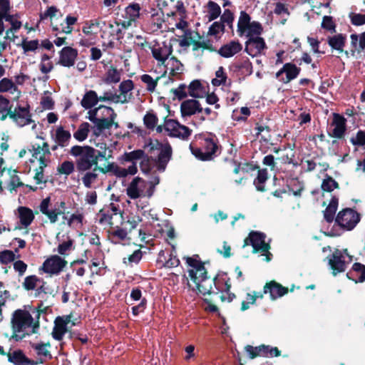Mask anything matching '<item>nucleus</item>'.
Wrapping results in <instances>:
<instances>
[{"mask_svg":"<svg viewBox=\"0 0 365 365\" xmlns=\"http://www.w3.org/2000/svg\"><path fill=\"white\" fill-rule=\"evenodd\" d=\"M196 257H185L186 262L189 266L188 275L190 281L188 282L189 287L194 291H196L202 295L210 294L213 285L220 292H228L230 285L225 282V287H222L221 279L217 277L211 279L207 277V271L204 264Z\"/></svg>","mask_w":365,"mask_h":365,"instance_id":"obj_1","label":"nucleus"},{"mask_svg":"<svg viewBox=\"0 0 365 365\" xmlns=\"http://www.w3.org/2000/svg\"><path fill=\"white\" fill-rule=\"evenodd\" d=\"M49 205L50 197H46L41 201L39 208L41 213L48 217L51 223H56L58 221V216L62 215V224L67 225L72 229H77L83 225V214L78 211L71 215L68 212L66 213L64 212L66 207L64 201H61L54 208L50 209Z\"/></svg>","mask_w":365,"mask_h":365,"instance_id":"obj_2","label":"nucleus"},{"mask_svg":"<svg viewBox=\"0 0 365 365\" xmlns=\"http://www.w3.org/2000/svg\"><path fill=\"white\" fill-rule=\"evenodd\" d=\"M11 325V339L16 341L37 333L39 329L38 321L35 320L29 312L21 309H18L13 314Z\"/></svg>","mask_w":365,"mask_h":365,"instance_id":"obj_3","label":"nucleus"},{"mask_svg":"<svg viewBox=\"0 0 365 365\" xmlns=\"http://www.w3.org/2000/svg\"><path fill=\"white\" fill-rule=\"evenodd\" d=\"M69 154L76 158L75 164L79 173L90 170L93 166L97 167L99 157H105V153L89 145H73Z\"/></svg>","mask_w":365,"mask_h":365,"instance_id":"obj_4","label":"nucleus"},{"mask_svg":"<svg viewBox=\"0 0 365 365\" xmlns=\"http://www.w3.org/2000/svg\"><path fill=\"white\" fill-rule=\"evenodd\" d=\"M88 119L94 124L96 134H99L105 130L115 126L119 127L115 122L117 114L114 110L108 106L101 105L97 108L90 110L88 112Z\"/></svg>","mask_w":365,"mask_h":365,"instance_id":"obj_5","label":"nucleus"},{"mask_svg":"<svg viewBox=\"0 0 365 365\" xmlns=\"http://www.w3.org/2000/svg\"><path fill=\"white\" fill-rule=\"evenodd\" d=\"M160 183V178L155 175L150 180L140 177H135L126 188L127 196L132 200L141 198L150 199L155 191V187Z\"/></svg>","mask_w":365,"mask_h":365,"instance_id":"obj_6","label":"nucleus"},{"mask_svg":"<svg viewBox=\"0 0 365 365\" xmlns=\"http://www.w3.org/2000/svg\"><path fill=\"white\" fill-rule=\"evenodd\" d=\"M172 156V148L168 144L162 145L157 158L145 155L140 163V168L143 173L149 174L155 168L160 173H163Z\"/></svg>","mask_w":365,"mask_h":365,"instance_id":"obj_7","label":"nucleus"},{"mask_svg":"<svg viewBox=\"0 0 365 365\" xmlns=\"http://www.w3.org/2000/svg\"><path fill=\"white\" fill-rule=\"evenodd\" d=\"M29 151L32 155L31 162L34 163L36 160L38 163V168L36 169L34 180L37 185L45 182L43 169L48 165L51 155L48 144L43 143L42 146L38 144L33 145Z\"/></svg>","mask_w":365,"mask_h":365,"instance_id":"obj_8","label":"nucleus"},{"mask_svg":"<svg viewBox=\"0 0 365 365\" xmlns=\"http://www.w3.org/2000/svg\"><path fill=\"white\" fill-rule=\"evenodd\" d=\"M192 152L196 158L202 160H211L215 155L218 146L215 142V139L212 136H204L199 138V147L192 148Z\"/></svg>","mask_w":365,"mask_h":365,"instance_id":"obj_9","label":"nucleus"},{"mask_svg":"<svg viewBox=\"0 0 365 365\" xmlns=\"http://www.w3.org/2000/svg\"><path fill=\"white\" fill-rule=\"evenodd\" d=\"M262 31V25L257 21L250 22V16L245 11H241L237 23V32L240 36L248 38L259 36Z\"/></svg>","mask_w":365,"mask_h":365,"instance_id":"obj_10","label":"nucleus"},{"mask_svg":"<svg viewBox=\"0 0 365 365\" xmlns=\"http://www.w3.org/2000/svg\"><path fill=\"white\" fill-rule=\"evenodd\" d=\"M266 235L260 232H251L249 237L245 240V244L252 246L254 252H259L262 256H265V261L269 262L272 259V254L269 252L270 245L265 241Z\"/></svg>","mask_w":365,"mask_h":365,"instance_id":"obj_11","label":"nucleus"},{"mask_svg":"<svg viewBox=\"0 0 365 365\" xmlns=\"http://www.w3.org/2000/svg\"><path fill=\"white\" fill-rule=\"evenodd\" d=\"M329 265L332 272L333 275L336 276L338 273L344 272L347 265L351 261L346 250H336L328 257Z\"/></svg>","mask_w":365,"mask_h":365,"instance_id":"obj_12","label":"nucleus"},{"mask_svg":"<svg viewBox=\"0 0 365 365\" xmlns=\"http://www.w3.org/2000/svg\"><path fill=\"white\" fill-rule=\"evenodd\" d=\"M9 118L19 127H24L34 123L28 103H18L14 110H10Z\"/></svg>","mask_w":365,"mask_h":365,"instance_id":"obj_13","label":"nucleus"},{"mask_svg":"<svg viewBox=\"0 0 365 365\" xmlns=\"http://www.w3.org/2000/svg\"><path fill=\"white\" fill-rule=\"evenodd\" d=\"M4 24L5 26V38L9 40V42L14 43L18 38L16 33L23 26V23L21 21V15L18 13H10L4 16Z\"/></svg>","mask_w":365,"mask_h":365,"instance_id":"obj_14","label":"nucleus"},{"mask_svg":"<svg viewBox=\"0 0 365 365\" xmlns=\"http://www.w3.org/2000/svg\"><path fill=\"white\" fill-rule=\"evenodd\" d=\"M360 215L351 208H345L340 211L336 217V222L346 230H351L360 221Z\"/></svg>","mask_w":365,"mask_h":365,"instance_id":"obj_15","label":"nucleus"},{"mask_svg":"<svg viewBox=\"0 0 365 365\" xmlns=\"http://www.w3.org/2000/svg\"><path fill=\"white\" fill-rule=\"evenodd\" d=\"M164 127L165 131L170 136L183 140L187 139L192 133V130L188 127L181 125L179 122L173 119L165 120Z\"/></svg>","mask_w":365,"mask_h":365,"instance_id":"obj_16","label":"nucleus"},{"mask_svg":"<svg viewBox=\"0 0 365 365\" xmlns=\"http://www.w3.org/2000/svg\"><path fill=\"white\" fill-rule=\"evenodd\" d=\"M66 264L67 262L60 256L52 255L44 261L39 271L49 274H58Z\"/></svg>","mask_w":365,"mask_h":365,"instance_id":"obj_17","label":"nucleus"},{"mask_svg":"<svg viewBox=\"0 0 365 365\" xmlns=\"http://www.w3.org/2000/svg\"><path fill=\"white\" fill-rule=\"evenodd\" d=\"M245 349L250 359H255L257 356L272 357L280 355V351L277 347H272L264 344L258 346L247 345Z\"/></svg>","mask_w":365,"mask_h":365,"instance_id":"obj_18","label":"nucleus"},{"mask_svg":"<svg viewBox=\"0 0 365 365\" xmlns=\"http://www.w3.org/2000/svg\"><path fill=\"white\" fill-rule=\"evenodd\" d=\"M173 51L170 44L165 42L155 43L151 47L153 58L158 61V66H162L165 63Z\"/></svg>","mask_w":365,"mask_h":365,"instance_id":"obj_19","label":"nucleus"},{"mask_svg":"<svg viewBox=\"0 0 365 365\" xmlns=\"http://www.w3.org/2000/svg\"><path fill=\"white\" fill-rule=\"evenodd\" d=\"M299 72L300 68L296 65L287 63L277 72L276 77L284 83H287L296 78L299 74Z\"/></svg>","mask_w":365,"mask_h":365,"instance_id":"obj_20","label":"nucleus"},{"mask_svg":"<svg viewBox=\"0 0 365 365\" xmlns=\"http://www.w3.org/2000/svg\"><path fill=\"white\" fill-rule=\"evenodd\" d=\"M78 54L77 49L71 46H65L59 51L58 64L70 68L75 64Z\"/></svg>","mask_w":365,"mask_h":365,"instance_id":"obj_21","label":"nucleus"},{"mask_svg":"<svg viewBox=\"0 0 365 365\" xmlns=\"http://www.w3.org/2000/svg\"><path fill=\"white\" fill-rule=\"evenodd\" d=\"M265 48L264 40L259 36L251 37L245 43V51L252 57L261 54Z\"/></svg>","mask_w":365,"mask_h":365,"instance_id":"obj_22","label":"nucleus"},{"mask_svg":"<svg viewBox=\"0 0 365 365\" xmlns=\"http://www.w3.org/2000/svg\"><path fill=\"white\" fill-rule=\"evenodd\" d=\"M106 169L118 178H125L128 175H135L138 173L136 163H133L128 168H125L113 163H109Z\"/></svg>","mask_w":365,"mask_h":365,"instance_id":"obj_23","label":"nucleus"},{"mask_svg":"<svg viewBox=\"0 0 365 365\" xmlns=\"http://www.w3.org/2000/svg\"><path fill=\"white\" fill-rule=\"evenodd\" d=\"M0 93H8L14 96L15 99H19L21 96V91L14 83L12 78L4 77L0 80Z\"/></svg>","mask_w":365,"mask_h":365,"instance_id":"obj_24","label":"nucleus"},{"mask_svg":"<svg viewBox=\"0 0 365 365\" xmlns=\"http://www.w3.org/2000/svg\"><path fill=\"white\" fill-rule=\"evenodd\" d=\"M242 49V44L238 41H231L222 45L217 53L223 58H231L240 53Z\"/></svg>","mask_w":365,"mask_h":365,"instance_id":"obj_25","label":"nucleus"},{"mask_svg":"<svg viewBox=\"0 0 365 365\" xmlns=\"http://www.w3.org/2000/svg\"><path fill=\"white\" fill-rule=\"evenodd\" d=\"M288 292L287 287H282L280 284L272 281L267 283L264 287V293L269 294L270 299L272 300L282 297Z\"/></svg>","mask_w":365,"mask_h":365,"instance_id":"obj_26","label":"nucleus"},{"mask_svg":"<svg viewBox=\"0 0 365 365\" xmlns=\"http://www.w3.org/2000/svg\"><path fill=\"white\" fill-rule=\"evenodd\" d=\"M346 119L339 114L334 113L331 126L333 128L331 135L334 138H341L346 132Z\"/></svg>","mask_w":365,"mask_h":365,"instance_id":"obj_27","label":"nucleus"},{"mask_svg":"<svg viewBox=\"0 0 365 365\" xmlns=\"http://www.w3.org/2000/svg\"><path fill=\"white\" fill-rule=\"evenodd\" d=\"M17 215L21 225L19 228H27L32 223L35 217L33 210L24 206L18 207Z\"/></svg>","mask_w":365,"mask_h":365,"instance_id":"obj_28","label":"nucleus"},{"mask_svg":"<svg viewBox=\"0 0 365 365\" xmlns=\"http://www.w3.org/2000/svg\"><path fill=\"white\" fill-rule=\"evenodd\" d=\"M52 138L58 145L63 148L68 145L71 139V134L60 125L56 129L55 133L52 135Z\"/></svg>","mask_w":365,"mask_h":365,"instance_id":"obj_29","label":"nucleus"},{"mask_svg":"<svg viewBox=\"0 0 365 365\" xmlns=\"http://www.w3.org/2000/svg\"><path fill=\"white\" fill-rule=\"evenodd\" d=\"M180 111L182 117L190 116L202 111L199 102L196 100H187L182 103Z\"/></svg>","mask_w":365,"mask_h":365,"instance_id":"obj_30","label":"nucleus"},{"mask_svg":"<svg viewBox=\"0 0 365 365\" xmlns=\"http://www.w3.org/2000/svg\"><path fill=\"white\" fill-rule=\"evenodd\" d=\"M140 6L138 4H131L125 8V15L128 21H124L123 26H129L135 22L140 16Z\"/></svg>","mask_w":365,"mask_h":365,"instance_id":"obj_31","label":"nucleus"},{"mask_svg":"<svg viewBox=\"0 0 365 365\" xmlns=\"http://www.w3.org/2000/svg\"><path fill=\"white\" fill-rule=\"evenodd\" d=\"M162 66L164 68L165 73L169 72L172 76L180 74L183 71V65L175 57L168 58Z\"/></svg>","mask_w":365,"mask_h":365,"instance_id":"obj_32","label":"nucleus"},{"mask_svg":"<svg viewBox=\"0 0 365 365\" xmlns=\"http://www.w3.org/2000/svg\"><path fill=\"white\" fill-rule=\"evenodd\" d=\"M32 349L34 350L35 354L41 360L49 359L51 358L50 352L51 345L49 343L38 342L31 344Z\"/></svg>","mask_w":365,"mask_h":365,"instance_id":"obj_33","label":"nucleus"},{"mask_svg":"<svg viewBox=\"0 0 365 365\" xmlns=\"http://www.w3.org/2000/svg\"><path fill=\"white\" fill-rule=\"evenodd\" d=\"M152 31H157L163 28L165 23L164 14L161 10L153 9L149 20Z\"/></svg>","mask_w":365,"mask_h":365,"instance_id":"obj_34","label":"nucleus"},{"mask_svg":"<svg viewBox=\"0 0 365 365\" xmlns=\"http://www.w3.org/2000/svg\"><path fill=\"white\" fill-rule=\"evenodd\" d=\"M347 276L356 282H363L365 281V266L361 263H354Z\"/></svg>","mask_w":365,"mask_h":365,"instance_id":"obj_35","label":"nucleus"},{"mask_svg":"<svg viewBox=\"0 0 365 365\" xmlns=\"http://www.w3.org/2000/svg\"><path fill=\"white\" fill-rule=\"evenodd\" d=\"M98 96L96 91L90 90L85 93L83 98L81 101V105L83 108L86 110H93L94 107L98 103Z\"/></svg>","mask_w":365,"mask_h":365,"instance_id":"obj_36","label":"nucleus"},{"mask_svg":"<svg viewBox=\"0 0 365 365\" xmlns=\"http://www.w3.org/2000/svg\"><path fill=\"white\" fill-rule=\"evenodd\" d=\"M123 70L110 67L105 74L103 81L107 84H116L120 81Z\"/></svg>","mask_w":365,"mask_h":365,"instance_id":"obj_37","label":"nucleus"},{"mask_svg":"<svg viewBox=\"0 0 365 365\" xmlns=\"http://www.w3.org/2000/svg\"><path fill=\"white\" fill-rule=\"evenodd\" d=\"M187 92L193 98H202L206 93L205 88L198 80H195L190 83Z\"/></svg>","mask_w":365,"mask_h":365,"instance_id":"obj_38","label":"nucleus"},{"mask_svg":"<svg viewBox=\"0 0 365 365\" xmlns=\"http://www.w3.org/2000/svg\"><path fill=\"white\" fill-rule=\"evenodd\" d=\"M98 101L114 103H126V99L123 96H118V94L108 91L103 93L102 96H98Z\"/></svg>","mask_w":365,"mask_h":365,"instance_id":"obj_39","label":"nucleus"},{"mask_svg":"<svg viewBox=\"0 0 365 365\" xmlns=\"http://www.w3.org/2000/svg\"><path fill=\"white\" fill-rule=\"evenodd\" d=\"M67 327L65 326V322L60 317H57L55 320V325L52 331L53 337L58 341L63 339L64 334L67 332Z\"/></svg>","mask_w":365,"mask_h":365,"instance_id":"obj_40","label":"nucleus"},{"mask_svg":"<svg viewBox=\"0 0 365 365\" xmlns=\"http://www.w3.org/2000/svg\"><path fill=\"white\" fill-rule=\"evenodd\" d=\"M338 207V198L333 197L324 212V220L327 222H332Z\"/></svg>","mask_w":365,"mask_h":365,"instance_id":"obj_41","label":"nucleus"},{"mask_svg":"<svg viewBox=\"0 0 365 365\" xmlns=\"http://www.w3.org/2000/svg\"><path fill=\"white\" fill-rule=\"evenodd\" d=\"M9 361L15 365H29V361L24 353L20 351H14L8 354Z\"/></svg>","mask_w":365,"mask_h":365,"instance_id":"obj_42","label":"nucleus"},{"mask_svg":"<svg viewBox=\"0 0 365 365\" xmlns=\"http://www.w3.org/2000/svg\"><path fill=\"white\" fill-rule=\"evenodd\" d=\"M134 88L133 81L128 79L122 81L119 85L120 94L118 96H123L126 99V103L130 99L131 93H130Z\"/></svg>","mask_w":365,"mask_h":365,"instance_id":"obj_43","label":"nucleus"},{"mask_svg":"<svg viewBox=\"0 0 365 365\" xmlns=\"http://www.w3.org/2000/svg\"><path fill=\"white\" fill-rule=\"evenodd\" d=\"M345 40L346 38L342 34H337L329 38L328 43L332 48L341 53L344 51Z\"/></svg>","mask_w":365,"mask_h":365,"instance_id":"obj_44","label":"nucleus"},{"mask_svg":"<svg viewBox=\"0 0 365 365\" xmlns=\"http://www.w3.org/2000/svg\"><path fill=\"white\" fill-rule=\"evenodd\" d=\"M17 46L22 48L24 53H27L28 52H35L40 48V43L38 40H28L27 38H24L21 43Z\"/></svg>","mask_w":365,"mask_h":365,"instance_id":"obj_45","label":"nucleus"},{"mask_svg":"<svg viewBox=\"0 0 365 365\" xmlns=\"http://www.w3.org/2000/svg\"><path fill=\"white\" fill-rule=\"evenodd\" d=\"M145 155V152L143 150H135L131 152L125 153L120 158L122 161L125 162H130L133 163H136V160H142V158Z\"/></svg>","mask_w":365,"mask_h":365,"instance_id":"obj_46","label":"nucleus"},{"mask_svg":"<svg viewBox=\"0 0 365 365\" xmlns=\"http://www.w3.org/2000/svg\"><path fill=\"white\" fill-rule=\"evenodd\" d=\"M90 125L88 123H81L77 130L73 133V138L78 142L84 141L90 132Z\"/></svg>","mask_w":365,"mask_h":365,"instance_id":"obj_47","label":"nucleus"},{"mask_svg":"<svg viewBox=\"0 0 365 365\" xmlns=\"http://www.w3.org/2000/svg\"><path fill=\"white\" fill-rule=\"evenodd\" d=\"M11 106L10 101L0 94V120H4L10 113Z\"/></svg>","mask_w":365,"mask_h":365,"instance_id":"obj_48","label":"nucleus"},{"mask_svg":"<svg viewBox=\"0 0 365 365\" xmlns=\"http://www.w3.org/2000/svg\"><path fill=\"white\" fill-rule=\"evenodd\" d=\"M221 14V8L220 6L212 1L207 3V17L209 21H213L218 18Z\"/></svg>","mask_w":365,"mask_h":365,"instance_id":"obj_49","label":"nucleus"},{"mask_svg":"<svg viewBox=\"0 0 365 365\" xmlns=\"http://www.w3.org/2000/svg\"><path fill=\"white\" fill-rule=\"evenodd\" d=\"M97 168H94L92 171H86V173L82 177V182L86 188H91L92 185L96 181L98 174L96 173Z\"/></svg>","mask_w":365,"mask_h":365,"instance_id":"obj_50","label":"nucleus"},{"mask_svg":"<svg viewBox=\"0 0 365 365\" xmlns=\"http://www.w3.org/2000/svg\"><path fill=\"white\" fill-rule=\"evenodd\" d=\"M73 240L68 237L66 241L61 242L57 248L58 252L61 255H68L72 250H74Z\"/></svg>","mask_w":365,"mask_h":365,"instance_id":"obj_51","label":"nucleus"},{"mask_svg":"<svg viewBox=\"0 0 365 365\" xmlns=\"http://www.w3.org/2000/svg\"><path fill=\"white\" fill-rule=\"evenodd\" d=\"M267 180V169H262L258 171L257 176L254 181V184L259 191H264V184Z\"/></svg>","mask_w":365,"mask_h":365,"instance_id":"obj_52","label":"nucleus"},{"mask_svg":"<svg viewBox=\"0 0 365 365\" xmlns=\"http://www.w3.org/2000/svg\"><path fill=\"white\" fill-rule=\"evenodd\" d=\"M100 23L98 20L86 22L82 28L83 33L86 36H93L97 34Z\"/></svg>","mask_w":365,"mask_h":365,"instance_id":"obj_53","label":"nucleus"},{"mask_svg":"<svg viewBox=\"0 0 365 365\" xmlns=\"http://www.w3.org/2000/svg\"><path fill=\"white\" fill-rule=\"evenodd\" d=\"M140 80L143 83H145L147 91L149 92H153L158 85L159 77H157L155 79L148 74H143L140 76Z\"/></svg>","mask_w":365,"mask_h":365,"instance_id":"obj_54","label":"nucleus"},{"mask_svg":"<svg viewBox=\"0 0 365 365\" xmlns=\"http://www.w3.org/2000/svg\"><path fill=\"white\" fill-rule=\"evenodd\" d=\"M262 293L253 292L252 293H247L246 300L242 302L241 310L245 311L250 308V304H255L257 298H262Z\"/></svg>","mask_w":365,"mask_h":365,"instance_id":"obj_55","label":"nucleus"},{"mask_svg":"<svg viewBox=\"0 0 365 365\" xmlns=\"http://www.w3.org/2000/svg\"><path fill=\"white\" fill-rule=\"evenodd\" d=\"M227 83V74L223 67H220L215 73V78L212 80V83L215 86L225 85Z\"/></svg>","mask_w":365,"mask_h":365,"instance_id":"obj_56","label":"nucleus"},{"mask_svg":"<svg viewBox=\"0 0 365 365\" xmlns=\"http://www.w3.org/2000/svg\"><path fill=\"white\" fill-rule=\"evenodd\" d=\"M53 63L50 60V57L47 54H43L41 56L39 68L41 73H48L53 69Z\"/></svg>","mask_w":365,"mask_h":365,"instance_id":"obj_57","label":"nucleus"},{"mask_svg":"<svg viewBox=\"0 0 365 365\" xmlns=\"http://www.w3.org/2000/svg\"><path fill=\"white\" fill-rule=\"evenodd\" d=\"M41 281L36 275H30L25 278L23 286L26 290H33Z\"/></svg>","mask_w":365,"mask_h":365,"instance_id":"obj_58","label":"nucleus"},{"mask_svg":"<svg viewBox=\"0 0 365 365\" xmlns=\"http://www.w3.org/2000/svg\"><path fill=\"white\" fill-rule=\"evenodd\" d=\"M289 186L290 187L289 190L295 196H300L301 192L304 189L303 183L299 181L297 179L291 180Z\"/></svg>","mask_w":365,"mask_h":365,"instance_id":"obj_59","label":"nucleus"},{"mask_svg":"<svg viewBox=\"0 0 365 365\" xmlns=\"http://www.w3.org/2000/svg\"><path fill=\"white\" fill-rule=\"evenodd\" d=\"M338 187V183L332 178L327 176L322 183V189L324 191L331 192Z\"/></svg>","mask_w":365,"mask_h":365,"instance_id":"obj_60","label":"nucleus"},{"mask_svg":"<svg viewBox=\"0 0 365 365\" xmlns=\"http://www.w3.org/2000/svg\"><path fill=\"white\" fill-rule=\"evenodd\" d=\"M75 169V164L72 161H63L58 168V172L61 174L68 175L71 174Z\"/></svg>","mask_w":365,"mask_h":365,"instance_id":"obj_61","label":"nucleus"},{"mask_svg":"<svg viewBox=\"0 0 365 365\" xmlns=\"http://www.w3.org/2000/svg\"><path fill=\"white\" fill-rule=\"evenodd\" d=\"M11 9L10 0H0V21L4 22V18L10 14Z\"/></svg>","mask_w":365,"mask_h":365,"instance_id":"obj_62","label":"nucleus"},{"mask_svg":"<svg viewBox=\"0 0 365 365\" xmlns=\"http://www.w3.org/2000/svg\"><path fill=\"white\" fill-rule=\"evenodd\" d=\"M98 217L99 223L101 225H112L113 224L112 222L113 215H111L109 210H106V209L101 210L98 215Z\"/></svg>","mask_w":365,"mask_h":365,"instance_id":"obj_63","label":"nucleus"},{"mask_svg":"<svg viewBox=\"0 0 365 365\" xmlns=\"http://www.w3.org/2000/svg\"><path fill=\"white\" fill-rule=\"evenodd\" d=\"M144 124L149 129H153L158 122V118L153 113H147L143 118Z\"/></svg>","mask_w":365,"mask_h":365,"instance_id":"obj_64","label":"nucleus"}]
</instances>
